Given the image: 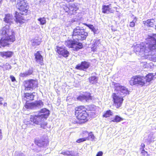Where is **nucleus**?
Segmentation results:
<instances>
[{
    "label": "nucleus",
    "instance_id": "nucleus-1",
    "mask_svg": "<svg viewBox=\"0 0 156 156\" xmlns=\"http://www.w3.org/2000/svg\"><path fill=\"white\" fill-rule=\"evenodd\" d=\"M146 44L142 42L134 46V51L142 56L144 55H153L152 52L155 51L156 34L148 35L146 39Z\"/></svg>",
    "mask_w": 156,
    "mask_h": 156
},
{
    "label": "nucleus",
    "instance_id": "nucleus-2",
    "mask_svg": "<svg viewBox=\"0 0 156 156\" xmlns=\"http://www.w3.org/2000/svg\"><path fill=\"white\" fill-rule=\"evenodd\" d=\"M87 35V33L85 32L83 30L77 27L73 31V40L67 41L65 42V44L68 47L73 48V50L77 51L82 48L83 45L82 43L75 40H83L86 38Z\"/></svg>",
    "mask_w": 156,
    "mask_h": 156
},
{
    "label": "nucleus",
    "instance_id": "nucleus-3",
    "mask_svg": "<svg viewBox=\"0 0 156 156\" xmlns=\"http://www.w3.org/2000/svg\"><path fill=\"white\" fill-rule=\"evenodd\" d=\"M114 85L115 92L112 96L115 106L119 108L121 106L123 100V97L119 95H126L129 94V92L127 88L119 84L116 83Z\"/></svg>",
    "mask_w": 156,
    "mask_h": 156
},
{
    "label": "nucleus",
    "instance_id": "nucleus-4",
    "mask_svg": "<svg viewBox=\"0 0 156 156\" xmlns=\"http://www.w3.org/2000/svg\"><path fill=\"white\" fill-rule=\"evenodd\" d=\"M144 76H133L129 81V83L132 86L137 85L141 86H147Z\"/></svg>",
    "mask_w": 156,
    "mask_h": 156
},
{
    "label": "nucleus",
    "instance_id": "nucleus-5",
    "mask_svg": "<svg viewBox=\"0 0 156 156\" xmlns=\"http://www.w3.org/2000/svg\"><path fill=\"white\" fill-rule=\"evenodd\" d=\"M16 6L18 7L21 15H25L28 11V4L25 0H17Z\"/></svg>",
    "mask_w": 156,
    "mask_h": 156
},
{
    "label": "nucleus",
    "instance_id": "nucleus-6",
    "mask_svg": "<svg viewBox=\"0 0 156 156\" xmlns=\"http://www.w3.org/2000/svg\"><path fill=\"white\" fill-rule=\"evenodd\" d=\"M85 108L83 107L77 108L76 110L75 115L77 119L80 120H85L88 116V115L85 111Z\"/></svg>",
    "mask_w": 156,
    "mask_h": 156
},
{
    "label": "nucleus",
    "instance_id": "nucleus-7",
    "mask_svg": "<svg viewBox=\"0 0 156 156\" xmlns=\"http://www.w3.org/2000/svg\"><path fill=\"white\" fill-rule=\"evenodd\" d=\"M44 119L40 115H31L29 124H41L43 122Z\"/></svg>",
    "mask_w": 156,
    "mask_h": 156
},
{
    "label": "nucleus",
    "instance_id": "nucleus-8",
    "mask_svg": "<svg viewBox=\"0 0 156 156\" xmlns=\"http://www.w3.org/2000/svg\"><path fill=\"white\" fill-rule=\"evenodd\" d=\"M37 85V82L35 80H26L24 83L25 90V91L30 90L31 89L36 87Z\"/></svg>",
    "mask_w": 156,
    "mask_h": 156
},
{
    "label": "nucleus",
    "instance_id": "nucleus-9",
    "mask_svg": "<svg viewBox=\"0 0 156 156\" xmlns=\"http://www.w3.org/2000/svg\"><path fill=\"white\" fill-rule=\"evenodd\" d=\"M43 103L41 100L35 101L34 102L26 104L25 108L29 109H34L35 108H41L43 105Z\"/></svg>",
    "mask_w": 156,
    "mask_h": 156
},
{
    "label": "nucleus",
    "instance_id": "nucleus-10",
    "mask_svg": "<svg viewBox=\"0 0 156 156\" xmlns=\"http://www.w3.org/2000/svg\"><path fill=\"white\" fill-rule=\"evenodd\" d=\"M57 52L64 57L68 56L69 53L65 47L57 46L56 48Z\"/></svg>",
    "mask_w": 156,
    "mask_h": 156
},
{
    "label": "nucleus",
    "instance_id": "nucleus-11",
    "mask_svg": "<svg viewBox=\"0 0 156 156\" xmlns=\"http://www.w3.org/2000/svg\"><path fill=\"white\" fill-rule=\"evenodd\" d=\"M89 62L84 61L82 62L81 64L77 65L76 68L78 70H85L87 69L89 66Z\"/></svg>",
    "mask_w": 156,
    "mask_h": 156
},
{
    "label": "nucleus",
    "instance_id": "nucleus-12",
    "mask_svg": "<svg viewBox=\"0 0 156 156\" xmlns=\"http://www.w3.org/2000/svg\"><path fill=\"white\" fill-rule=\"evenodd\" d=\"M92 97L90 95V93H87L84 95H80L77 98V99L80 101H88L90 100H91Z\"/></svg>",
    "mask_w": 156,
    "mask_h": 156
},
{
    "label": "nucleus",
    "instance_id": "nucleus-13",
    "mask_svg": "<svg viewBox=\"0 0 156 156\" xmlns=\"http://www.w3.org/2000/svg\"><path fill=\"white\" fill-rule=\"evenodd\" d=\"M35 56L36 61L41 65H42L43 64V58L40 52L37 51L35 54Z\"/></svg>",
    "mask_w": 156,
    "mask_h": 156
},
{
    "label": "nucleus",
    "instance_id": "nucleus-14",
    "mask_svg": "<svg viewBox=\"0 0 156 156\" xmlns=\"http://www.w3.org/2000/svg\"><path fill=\"white\" fill-rule=\"evenodd\" d=\"M114 10L112 9L111 4L108 5H104L102 7V12L104 13H113Z\"/></svg>",
    "mask_w": 156,
    "mask_h": 156
},
{
    "label": "nucleus",
    "instance_id": "nucleus-15",
    "mask_svg": "<svg viewBox=\"0 0 156 156\" xmlns=\"http://www.w3.org/2000/svg\"><path fill=\"white\" fill-rule=\"evenodd\" d=\"M20 14V13L19 14L18 12H16L15 16L16 18V21L17 23H20L23 24L25 22V20Z\"/></svg>",
    "mask_w": 156,
    "mask_h": 156
},
{
    "label": "nucleus",
    "instance_id": "nucleus-16",
    "mask_svg": "<svg viewBox=\"0 0 156 156\" xmlns=\"http://www.w3.org/2000/svg\"><path fill=\"white\" fill-rule=\"evenodd\" d=\"M143 23L145 27H152L155 24L154 19H148L146 21H143Z\"/></svg>",
    "mask_w": 156,
    "mask_h": 156
},
{
    "label": "nucleus",
    "instance_id": "nucleus-17",
    "mask_svg": "<svg viewBox=\"0 0 156 156\" xmlns=\"http://www.w3.org/2000/svg\"><path fill=\"white\" fill-rule=\"evenodd\" d=\"M35 143L39 147H42L46 146L48 144V141L46 140H36Z\"/></svg>",
    "mask_w": 156,
    "mask_h": 156
},
{
    "label": "nucleus",
    "instance_id": "nucleus-18",
    "mask_svg": "<svg viewBox=\"0 0 156 156\" xmlns=\"http://www.w3.org/2000/svg\"><path fill=\"white\" fill-rule=\"evenodd\" d=\"M41 112L42 113L40 115L44 119H46L50 114V111L45 108L42 109L41 111Z\"/></svg>",
    "mask_w": 156,
    "mask_h": 156
},
{
    "label": "nucleus",
    "instance_id": "nucleus-19",
    "mask_svg": "<svg viewBox=\"0 0 156 156\" xmlns=\"http://www.w3.org/2000/svg\"><path fill=\"white\" fill-rule=\"evenodd\" d=\"M12 16L10 14H7L4 18V21L7 23L11 24L13 21Z\"/></svg>",
    "mask_w": 156,
    "mask_h": 156
},
{
    "label": "nucleus",
    "instance_id": "nucleus-20",
    "mask_svg": "<svg viewBox=\"0 0 156 156\" xmlns=\"http://www.w3.org/2000/svg\"><path fill=\"white\" fill-rule=\"evenodd\" d=\"M13 53L12 51H7L0 52V55L2 57L9 58L12 56Z\"/></svg>",
    "mask_w": 156,
    "mask_h": 156
},
{
    "label": "nucleus",
    "instance_id": "nucleus-21",
    "mask_svg": "<svg viewBox=\"0 0 156 156\" xmlns=\"http://www.w3.org/2000/svg\"><path fill=\"white\" fill-rule=\"evenodd\" d=\"M34 94H35V93H26L25 94V99L27 101H29V100H32L34 99Z\"/></svg>",
    "mask_w": 156,
    "mask_h": 156
},
{
    "label": "nucleus",
    "instance_id": "nucleus-22",
    "mask_svg": "<svg viewBox=\"0 0 156 156\" xmlns=\"http://www.w3.org/2000/svg\"><path fill=\"white\" fill-rule=\"evenodd\" d=\"M154 76L153 74L149 73L145 77V81L147 82V85H149V83L153 80Z\"/></svg>",
    "mask_w": 156,
    "mask_h": 156
},
{
    "label": "nucleus",
    "instance_id": "nucleus-23",
    "mask_svg": "<svg viewBox=\"0 0 156 156\" xmlns=\"http://www.w3.org/2000/svg\"><path fill=\"white\" fill-rule=\"evenodd\" d=\"M92 45V49L93 50H95L97 46L100 43L99 40H94L91 43Z\"/></svg>",
    "mask_w": 156,
    "mask_h": 156
},
{
    "label": "nucleus",
    "instance_id": "nucleus-24",
    "mask_svg": "<svg viewBox=\"0 0 156 156\" xmlns=\"http://www.w3.org/2000/svg\"><path fill=\"white\" fill-rule=\"evenodd\" d=\"M69 13L73 14L76 13V11L77 9V8L74 4H73L71 6H69Z\"/></svg>",
    "mask_w": 156,
    "mask_h": 156
},
{
    "label": "nucleus",
    "instance_id": "nucleus-25",
    "mask_svg": "<svg viewBox=\"0 0 156 156\" xmlns=\"http://www.w3.org/2000/svg\"><path fill=\"white\" fill-rule=\"evenodd\" d=\"M32 72L33 71L32 70L29 69L28 71L25 72V73H21L20 75L22 77H26L31 74Z\"/></svg>",
    "mask_w": 156,
    "mask_h": 156
},
{
    "label": "nucleus",
    "instance_id": "nucleus-26",
    "mask_svg": "<svg viewBox=\"0 0 156 156\" xmlns=\"http://www.w3.org/2000/svg\"><path fill=\"white\" fill-rule=\"evenodd\" d=\"M37 20L39 22V23L41 25H44L46 23V18L44 17H40L37 19Z\"/></svg>",
    "mask_w": 156,
    "mask_h": 156
},
{
    "label": "nucleus",
    "instance_id": "nucleus-27",
    "mask_svg": "<svg viewBox=\"0 0 156 156\" xmlns=\"http://www.w3.org/2000/svg\"><path fill=\"white\" fill-rule=\"evenodd\" d=\"M123 120V118L120 117L118 115H116L115 118L111 120V122H121Z\"/></svg>",
    "mask_w": 156,
    "mask_h": 156
},
{
    "label": "nucleus",
    "instance_id": "nucleus-28",
    "mask_svg": "<svg viewBox=\"0 0 156 156\" xmlns=\"http://www.w3.org/2000/svg\"><path fill=\"white\" fill-rule=\"evenodd\" d=\"M85 134L86 135V136H88V137L87 138V140H93L94 139V134L92 133H88V132H85Z\"/></svg>",
    "mask_w": 156,
    "mask_h": 156
},
{
    "label": "nucleus",
    "instance_id": "nucleus-29",
    "mask_svg": "<svg viewBox=\"0 0 156 156\" xmlns=\"http://www.w3.org/2000/svg\"><path fill=\"white\" fill-rule=\"evenodd\" d=\"M113 113L111 110L107 111L103 115V117L107 118L112 115Z\"/></svg>",
    "mask_w": 156,
    "mask_h": 156
},
{
    "label": "nucleus",
    "instance_id": "nucleus-30",
    "mask_svg": "<svg viewBox=\"0 0 156 156\" xmlns=\"http://www.w3.org/2000/svg\"><path fill=\"white\" fill-rule=\"evenodd\" d=\"M61 154L64 155H71L73 156V154L72 151H64L62 152Z\"/></svg>",
    "mask_w": 156,
    "mask_h": 156
},
{
    "label": "nucleus",
    "instance_id": "nucleus-31",
    "mask_svg": "<svg viewBox=\"0 0 156 156\" xmlns=\"http://www.w3.org/2000/svg\"><path fill=\"white\" fill-rule=\"evenodd\" d=\"M89 79L90 82L92 84L96 83L97 81V78L95 76L91 77Z\"/></svg>",
    "mask_w": 156,
    "mask_h": 156
},
{
    "label": "nucleus",
    "instance_id": "nucleus-32",
    "mask_svg": "<svg viewBox=\"0 0 156 156\" xmlns=\"http://www.w3.org/2000/svg\"><path fill=\"white\" fill-rule=\"evenodd\" d=\"M137 20V19L135 17L134 18L133 20L129 22V26L131 27H133L135 25V23Z\"/></svg>",
    "mask_w": 156,
    "mask_h": 156
},
{
    "label": "nucleus",
    "instance_id": "nucleus-33",
    "mask_svg": "<svg viewBox=\"0 0 156 156\" xmlns=\"http://www.w3.org/2000/svg\"><path fill=\"white\" fill-rule=\"evenodd\" d=\"M86 140V138H80L76 140V142L78 143H80L81 142L85 141Z\"/></svg>",
    "mask_w": 156,
    "mask_h": 156
},
{
    "label": "nucleus",
    "instance_id": "nucleus-34",
    "mask_svg": "<svg viewBox=\"0 0 156 156\" xmlns=\"http://www.w3.org/2000/svg\"><path fill=\"white\" fill-rule=\"evenodd\" d=\"M4 68L6 69H11V66L8 63H6L4 66Z\"/></svg>",
    "mask_w": 156,
    "mask_h": 156
},
{
    "label": "nucleus",
    "instance_id": "nucleus-35",
    "mask_svg": "<svg viewBox=\"0 0 156 156\" xmlns=\"http://www.w3.org/2000/svg\"><path fill=\"white\" fill-rule=\"evenodd\" d=\"M85 25L89 27V28L91 30H92L93 28H94V26L92 25L87 24H85Z\"/></svg>",
    "mask_w": 156,
    "mask_h": 156
},
{
    "label": "nucleus",
    "instance_id": "nucleus-36",
    "mask_svg": "<svg viewBox=\"0 0 156 156\" xmlns=\"http://www.w3.org/2000/svg\"><path fill=\"white\" fill-rule=\"evenodd\" d=\"M64 10H65V12H67L68 13H69V7H68L66 6H65V7L63 8Z\"/></svg>",
    "mask_w": 156,
    "mask_h": 156
},
{
    "label": "nucleus",
    "instance_id": "nucleus-37",
    "mask_svg": "<svg viewBox=\"0 0 156 156\" xmlns=\"http://www.w3.org/2000/svg\"><path fill=\"white\" fill-rule=\"evenodd\" d=\"M85 132H87L86 131H85L83 132V133H82V136L83 137V138H86V140H87V139L88 136H86V134H85L86 133Z\"/></svg>",
    "mask_w": 156,
    "mask_h": 156
},
{
    "label": "nucleus",
    "instance_id": "nucleus-38",
    "mask_svg": "<svg viewBox=\"0 0 156 156\" xmlns=\"http://www.w3.org/2000/svg\"><path fill=\"white\" fill-rule=\"evenodd\" d=\"M10 78L12 82H14L16 81L15 78L13 76H10Z\"/></svg>",
    "mask_w": 156,
    "mask_h": 156
},
{
    "label": "nucleus",
    "instance_id": "nucleus-39",
    "mask_svg": "<svg viewBox=\"0 0 156 156\" xmlns=\"http://www.w3.org/2000/svg\"><path fill=\"white\" fill-rule=\"evenodd\" d=\"M147 152L145 151L144 149H142V151L141 153L143 155H145L146 154H147Z\"/></svg>",
    "mask_w": 156,
    "mask_h": 156
},
{
    "label": "nucleus",
    "instance_id": "nucleus-40",
    "mask_svg": "<svg viewBox=\"0 0 156 156\" xmlns=\"http://www.w3.org/2000/svg\"><path fill=\"white\" fill-rule=\"evenodd\" d=\"M102 152L101 151H99L97 153L96 156H102Z\"/></svg>",
    "mask_w": 156,
    "mask_h": 156
},
{
    "label": "nucleus",
    "instance_id": "nucleus-41",
    "mask_svg": "<svg viewBox=\"0 0 156 156\" xmlns=\"http://www.w3.org/2000/svg\"><path fill=\"white\" fill-rule=\"evenodd\" d=\"M145 145L143 143H142L141 145V147L142 148V149H144V148L145 147Z\"/></svg>",
    "mask_w": 156,
    "mask_h": 156
},
{
    "label": "nucleus",
    "instance_id": "nucleus-42",
    "mask_svg": "<svg viewBox=\"0 0 156 156\" xmlns=\"http://www.w3.org/2000/svg\"><path fill=\"white\" fill-rule=\"evenodd\" d=\"M97 29L94 27L92 31L93 32L94 34H95L97 32Z\"/></svg>",
    "mask_w": 156,
    "mask_h": 156
},
{
    "label": "nucleus",
    "instance_id": "nucleus-43",
    "mask_svg": "<svg viewBox=\"0 0 156 156\" xmlns=\"http://www.w3.org/2000/svg\"><path fill=\"white\" fill-rule=\"evenodd\" d=\"M95 107V106L94 105H91L90 106V108H92V109L90 108V110H94V108Z\"/></svg>",
    "mask_w": 156,
    "mask_h": 156
},
{
    "label": "nucleus",
    "instance_id": "nucleus-44",
    "mask_svg": "<svg viewBox=\"0 0 156 156\" xmlns=\"http://www.w3.org/2000/svg\"><path fill=\"white\" fill-rule=\"evenodd\" d=\"M37 41V40H35V41H34V42H33V44L34 45H39V43L38 42V43H36V41Z\"/></svg>",
    "mask_w": 156,
    "mask_h": 156
},
{
    "label": "nucleus",
    "instance_id": "nucleus-45",
    "mask_svg": "<svg viewBox=\"0 0 156 156\" xmlns=\"http://www.w3.org/2000/svg\"><path fill=\"white\" fill-rule=\"evenodd\" d=\"M2 138V134L1 130L0 129V140H1Z\"/></svg>",
    "mask_w": 156,
    "mask_h": 156
},
{
    "label": "nucleus",
    "instance_id": "nucleus-46",
    "mask_svg": "<svg viewBox=\"0 0 156 156\" xmlns=\"http://www.w3.org/2000/svg\"><path fill=\"white\" fill-rule=\"evenodd\" d=\"M3 99L2 98H0V105H2V103L1 102L2 100H3Z\"/></svg>",
    "mask_w": 156,
    "mask_h": 156
},
{
    "label": "nucleus",
    "instance_id": "nucleus-47",
    "mask_svg": "<svg viewBox=\"0 0 156 156\" xmlns=\"http://www.w3.org/2000/svg\"><path fill=\"white\" fill-rule=\"evenodd\" d=\"M7 105V103H5L4 104V106H6Z\"/></svg>",
    "mask_w": 156,
    "mask_h": 156
},
{
    "label": "nucleus",
    "instance_id": "nucleus-48",
    "mask_svg": "<svg viewBox=\"0 0 156 156\" xmlns=\"http://www.w3.org/2000/svg\"><path fill=\"white\" fill-rule=\"evenodd\" d=\"M80 23H78V25H80Z\"/></svg>",
    "mask_w": 156,
    "mask_h": 156
},
{
    "label": "nucleus",
    "instance_id": "nucleus-49",
    "mask_svg": "<svg viewBox=\"0 0 156 156\" xmlns=\"http://www.w3.org/2000/svg\"><path fill=\"white\" fill-rule=\"evenodd\" d=\"M155 29H156V26H155Z\"/></svg>",
    "mask_w": 156,
    "mask_h": 156
},
{
    "label": "nucleus",
    "instance_id": "nucleus-50",
    "mask_svg": "<svg viewBox=\"0 0 156 156\" xmlns=\"http://www.w3.org/2000/svg\"><path fill=\"white\" fill-rule=\"evenodd\" d=\"M11 1H15V0H11Z\"/></svg>",
    "mask_w": 156,
    "mask_h": 156
}]
</instances>
